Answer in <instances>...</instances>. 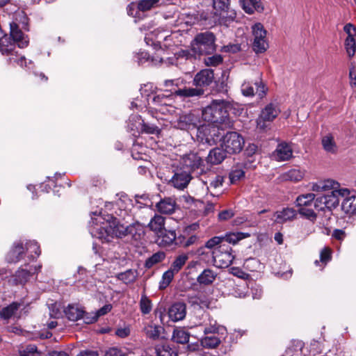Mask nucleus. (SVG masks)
I'll use <instances>...</instances> for the list:
<instances>
[{"instance_id": "obj_28", "label": "nucleus", "mask_w": 356, "mask_h": 356, "mask_svg": "<svg viewBox=\"0 0 356 356\" xmlns=\"http://www.w3.org/2000/svg\"><path fill=\"white\" fill-rule=\"evenodd\" d=\"M19 307L20 303L17 302H13L3 308L0 307V317L4 320H8L12 317H15Z\"/></svg>"}, {"instance_id": "obj_63", "label": "nucleus", "mask_w": 356, "mask_h": 356, "mask_svg": "<svg viewBox=\"0 0 356 356\" xmlns=\"http://www.w3.org/2000/svg\"><path fill=\"white\" fill-rule=\"evenodd\" d=\"M135 200L136 204H138V208H142L146 206H148V203L149 202V200L146 195H136L135 196Z\"/></svg>"}, {"instance_id": "obj_11", "label": "nucleus", "mask_w": 356, "mask_h": 356, "mask_svg": "<svg viewBox=\"0 0 356 356\" xmlns=\"http://www.w3.org/2000/svg\"><path fill=\"white\" fill-rule=\"evenodd\" d=\"M198 117L192 112L184 113L177 120L176 127L181 130L196 129L198 126Z\"/></svg>"}, {"instance_id": "obj_52", "label": "nucleus", "mask_w": 356, "mask_h": 356, "mask_svg": "<svg viewBox=\"0 0 356 356\" xmlns=\"http://www.w3.org/2000/svg\"><path fill=\"white\" fill-rule=\"evenodd\" d=\"M321 184H322V186H323V191H334L335 190H339L341 189L340 188V185L339 184L333 180V179H325V180H321Z\"/></svg>"}, {"instance_id": "obj_26", "label": "nucleus", "mask_w": 356, "mask_h": 356, "mask_svg": "<svg viewBox=\"0 0 356 356\" xmlns=\"http://www.w3.org/2000/svg\"><path fill=\"white\" fill-rule=\"evenodd\" d=\"M147 226L151 231L156 234H159L160 232H163L165 229V218L159 214H155L154 216L151 218Z\"/></svg>"}, {"instance_id": "obj_64", "label": "nucleus", "mask_w": 356, "mask_h": 356, "mask_svg": "<svg viewBox=\"0 0 356 356\" xmlns=\"http://www.w3.org/2000/svg\"><path fill=\"white\" fill-rule=\"evenodd\" d=\"M256 85V94L259 97V98H263L267 91V88L264 84L263 82L260 81L259 83L255 82L254 83Z\"/></svg>"}, {"instance_id": "obj_45", "label": "nucleus", "mask_w": 356, "mask_h": 356, "mask_svg": "<svg viewBox=\"0 0 356 356\" xmlns=\"http://www.w3.org/2000/svg\"><path fill=\"white\" fill-rule=\"evenodd\" d=\"M40 268L41 266L40 265L24 264V282L27 281L30 277H33L40 270Z\"/></svg>"}, {"instance_id": "obj_2", "label": "nucleus", "mask_w": 356, "mask_h": 356, "mask_svg": "<svg viewBox=\"0 0 356 356\" xmlns=\"http://www.w3.org/2000/svg\"><path fill=\"white\" fill-rule=\"evenodd\" d=\"M232 107L229 101L213 99L211 104L203 108V120L211 124H222L229 118L228 111Z\"/></svg>"}, {"instance_id": "obj_43", "label": "nucleus", "mask_w": 356, "mask_h": 356, "mask_svg": "<svg viewBox=\"0 0 356 356\" xmlns=\"http://www.w3.org/2000/svg\"><path fill=\"white\" fill-rule=\"evenodd\" d=\"M304 176V173L299 169H291L286 172H285L283 175V179L292 181H300Z\"/></svg>"}, {"instance_id": "obj_19", "label": "nucleus", "mask_w": 356, "mask_h": 356, "mask_svg": "<svg viewBox=\"0 0 356 356\" xmlns=\"http://www.w3.org/2000/svg\"><path fill=\"white\" fill-rule=\"evenodd\" d=\"M177 207L176 201L172 197L161 199L156 204L158 211L163 214H171L175 212Z\"/></svg>"}, {"instance_id": "obj_61", "label": "nucleus", "mask_w": 356, "mask_h": 356, "mask_svg": "<svg viewBox=\"0 0 356 356\" xmlns=\"http://www.w3.org/2000/svg\"><path fill=\"white\" fill-rule=\"evenodd\" d=\"M234 216V212L232 209H225L220 211L218 215L219 221H227L231 219Z\"/></svg>"}, {"instance_id": "obj_35", "label": "nucleus", "mask_w": 356, "mask_h": 356, "mask_svg": "<svg viewBox=\"0 0 356 356\" xmlns=\"http://www.w3.org/2000/svg\"><path fill=\"white\" fill-rule=\"evenodd\" d=\"M221 341L215 334H208L200 339L201 345L205 348L213 349L219 346Z\"/></svg>"}, {"instance_id": "obj_38", "label": "nucleus", "mask_w": 356, "mask_h": 356, "mask_svg": "<svg viewBox=\"0 0 356 356\" xmlns=\"http://www.w3.org/2000/svg\"><path fill=\"white\" fill-rule=\"evenodd\" d=\"M188 259L186 254H181L177 256L172 263L170 269L175 273H178Z\"/></svg>"}, {"instance_id": "obj_1", "label": "nucleus", "mask_w": 356, "mask_h": 356, "mask_svg": "<svg viewBox=\"0 0 356 356\" xmlns=\"http://www.w3.org/2000/svg\"><path fill=\"white\" fill-rule=\"evenodd\" d=\"M145 225L138 222L124 227L123 225H118L115 218L112 222H107L104 226L99 227L98 238L109 242L113 237L122 238L130 235L134 240L140 241L145 236Z\"/></svg>"}, {"instance_id": "obj_27", "label": "nucleus", "mask_w": 356, "mask_h": 356, "mask_svg": "<svg viewBox=\"0 0 356 356\" xmlns=\"http://www.w3.org/2000/svg\"><path fill=\"white\" fill-rule=\"evenodd\" d=\"M296 216V211L292 208H285L275 213V221L277 223H283L293 219Z\"/></svg>"}, {"instance_id": "obj_3", "label": "nucleus", "mask_w": 356, "mask_h": 356, "mask_svg": "<svg viewBox=\"0 0 356 356\" xmlns=\"http://www.w3.org/2000/svg\"><path fill=\"white\" fill-rule=\"evenodd\" d=\"M216 37L210 31L197 33L191 43L192 51L198 55L210 54L216 51Z\"/></svg>"}, {"instance_id": "obj_59", "label": "nucleus", "mask_w": 356, "mask_h": 356, "mask_svg": "<svg viewBox=\"0 0 356 356\" xmlns=\"http://www.w3.org/2000/svg\"><path fill=\"white\" fill-rule=\"evenodd\" d=\"M241 92L244 96L252 97L254 95V88L250 82L245 81L241 85Z\"/></svg>"}, {"instance_id": "obj_60", "label": "nucleus", "mask_w": 356, "mask_h": 356, "mask_svg": "<svg viewBox=\"0 0 356 356\" xmlns=\"http://www.w3.org/2000/svg\"><path fill=\"white\" fill-rule=\"evenodd\" d=\"M49 309V316L53 318H58L60 314V308L56 302L51 303L48 305Z\"/></svg>"}, {"instance_id": "obj_4", "label": "nucleus", "mask_w": 356, "mask_h": 356, "mask_svg": "<svg viewBox=\"0 0 356 356\" xmlns=\"http://www.w3.org/2000/svg\"><path fill=\"white\" fill-rule=\"evenodd\" d=\"M245 140L237 132H227L222 138V147L230 154L239 153L243 148Z\"/></svg>"}, {"instance_id": "obj_48", "label": "nucleus", "mask_w": 356, "mask_h": 356, "mask_svg": "<svg viewBox=\"0 0 356 356\" xmlns=\"http://www.w3.org/2000/svg\"><path fill=\"white\" fill-rule=\"evenodd\" d=\"M156 356H177V353L168 345L155 348Z\"/></svg>"}, {"instance_id": "obj_20", "label": "nucleus", "mask_w": 356, "mask_h": 356, "mask_svg": "<svg viewBox=\"0 0 356 356\" xmlns=\"http://www.w3.org/2000/svg\"><path fill=\"white\" fill-rule=\"evenodd\" d=\"M158 236L159 244L161 246L168 247L173 243L179 244L175 231L164 229L163 232H160Z\"/></svg>"}, {"instance_id": "obj_51", "label": "nucleus", "mask_w": 356, "mask_h": 356, "mask_svg": "<svg viewBox=\"0 0 356 356\" xmlns=\"http://www.w3.org/2000/svg\"><path fill=\"white\" fill-rule=\"evenodd\" d=\"M159 0H140L138 3V8L141 11L149 10L158 6Z\"/></svg>"}, {"instance_id": "obj_7", "label": "nucleus", "mask_w": 356, "mask_h": 356, "mask_svg": "<svg viewBox=\"0 0 356 356\" xmlns=\"http://www.w3.org/2000/svg\"><path fill=\"white\" fill-rule=\"evenodd\" d=\"M280 110L277 104L270 103L267 104L261 111L257 119V127L260 129H265L269 123L273 122L280 114Z\"/></svg>"}, {"instance_id": "obj_21", "label": "nucleus", "mask_w": 356, "mask_h": 356, "mask_svg": "<svg viewBox=\"0 0 356 356\" xmlns=\"http://www.w3.org/2000/svg\"><path fill=\"white\" fill-rule=\"evenodd\" d=\"M40 254V246L35 241H29L26 243L25 250H24V259L27 257L30 261H34Z\"/></svg>"}, {"instance_id": "obj_54", "label": "nucleus", "mask_w": 356, "mask_h": 356, "mask_svg": "<svg viewBox=\"0 0 356 356\" xmlns=\"http://www.w3.org/2000/svg\"><path fill=\"white\" fill-rule=\"evenodd\" d=\"M345 47L349 57H353L356 51V43L354 38L347 37L345 40Z\"/></svg>"}, {"instance_id": "obj_58", "label": "nucleus", "mask_w": 356, "mask_h": 356, "mask_svg": "<svg viewBox=\"0 0 356 356\" xmlns=\"http://www.w3.org/2000/svg\"><path fill=\"white\" fill-rule=\"evenodd\" d=\"M141 129L143 132L148 134H159L160 133V129L157 126L145 122L144 121L142 122Z\"/></svg>"}, {"instance_id": "obj_37", "label": "nucleus", "mask_w": 356, "mask_h": 356, "mask_svg": "<svg viewBox=\"0 0 356 356\" xmlns=\"http://www.w3.org/2000/svg\"><path fill=\"white\" fill-rule=\"evenodd\" d=\"M165 258V253L163 251H159L146 259L145 266L147 268H151L154 265L163 261Z\"/></svg>"}, {"instance_id": "obj_24", "label": "nucleus", "mask_w": 356, "mask_h": 356, "mask_svg": "<svg viewBox=\"0 0 356 356\" xmlns=\"http://www.w3.org/2000/svg\"><path fill=\"white\" fill-rule=\"evenodd\" d=\"M225 149L220 148H213L209 152L207 157V161L212 165H218L222 162L226 157Z\"/></svg>"}, {"instance_id": "obj_34", "label": "nucleus", "mask_w": 356, "mask_h": 356, "mask_svg": "<svg viewBox=\"0 0 356 356\" xmlns=\"http://www.w3.org/2000/svg\"><path fill=\"white\" fill-rule=\"evenodd\" d=\"M321 143L325 151L329 153H336L337 151V146L334 141V136L329 134L322 138Z\"/></svg>"}, {"instance_id": "obj_44", "label": "nucleus", "mask_w": 356, "mask_h": 356, "mask_svg": "<svg viewBox=\"0 0 356 356\" xmlns=\"http://www.w3.org/2000/svg\"><path fill=\"white\" fill-rule=\"evenodd\" d=\"M172 101L171 95L159 94L154 96L152 98V104L156 107L170 105Z\"/></svg>"}, {"instance_id": "obj_8", "label": "nucleus", "mask_w": 356, "mask_h": 356, "mask_svg": "<svg viewBox=\"0 0 356 356\" xmlns=\"http://www.w3.org/2000/svg\"><path fill=\"white\" fill-rule=\"evenodd\" d=\"M197 129V139L202 145L212 146L216 144L215 138L216 129L211 125H203Z\"/></svg>"}, {"instance_id": "obj_32", "label": "nucleus", "mask_w": 356, "mask_h": 356, "mask_svg": "<svg viewBox=\"0 0 356 356\" xmlns=\"http://www.w3.org/2000/svg\"><path fill=\"white\" fill-rule=\"evenodd\" d=\"M250 236V234L248 232H229L222 236L223 243L227 242L229 244L235 245L239 241L248 238Z\"/></svg>"}, {"instance_id": "obj_30", "label": "nucleus", "mask_w": 356, "mask_h": 356, "mask_svg": "<svg viewBox=\"0 0 356 356\" xmlns=\"http://www.w3.org/2000/svg\"><path fill=\"white\" fill-rule=\"evenodd\" d=\"M217 274L209 268L204 269L197 277L200 284L209 285L216 280Z\"/></svg>"}, {"instance_id": "obj_18", "label": "nucleus", "mask_w": 356, "mask_h": 356, "mask_svg": "<svg viewBox=\"0 0 356 356\" xmlns=\"http://www.w3.org/2000/svg\"><path fill=\"white\" fill-rule=\"evenodd\" d=\"M186 314V306L184 302H175L168 309V316L174 322L183 320Z\"/></svg>"}, {"instance_id": "obj_17", "label": "nucleus", "mask_w": 356, "mask_h": 356, "mask_svg": "<svg viewBox=\"0 0 356 356\" xmlns=\"http://www.w3.org/2000/svg\"><path fill=\"white\" fill-rule=\"evenodd\" d=\"M293 156V151L290 145L286 143H282L277 145L272 156L273 159L277 161H284L290 159Z\"/></svg>"}, {"instance_id": "obj_13", "label": "nucleus", "mask_w": 356, "mask_h": 356, "mask_svg": "<svg viewBox=\"0 0 356 356\" xmlns=\"http://www.w3.org/2000/svg\"><path fill=\"white\" fill-rule=\"evenodd\" d=\"M192 179L190 172L186 170H181L176 172L171 178L170 184L179 190H184L187 187Z\"/></svg>"}, {"instance_id": "obj_39", "label": "nucleus", "mask_w": 356, "mask_h": 356, "mask_svg": "<svg viewBox=\"0 0 356 356\" xmlns=\"http://www.w3.org/2000/svg\"><path fill=\"white\" fill-rule=\"evenodd\" d=\"M137 277V273L136 270L129 269L125 272L120 273L117 275L119 280L122 281L126 284L134 283Z\"/></svg>"}, {"instance_id": "obj_53", "label": "nucleus", "mask_w": 356, "mask_h": 356, "mask_svg": "<svg viewBox=\"0 0 356 356\" xmlns=\"http://www.w3.org/2000/svg\"><path fill=\"white\" fill-rule=\"evenodd\" d=\"M222 57L220 54H215L204 58V63L207 66L216 67L222 63Z\"/></svg>"}, {"instance_id": "obj_42", "label": "nucleus", "mask_w": 356, "mask_h": 356, "mask_svg": "<svg viewBox=\"0 0 356 356\" xmlns=\"http://www.w3.org/2000/svg\"><path fill=\"white\" fill-rule=\"evenodd\" d=\"M230 6V0H212V6L216 14L227 12Z\"/></svg>"}, {"instance_id": "obj_25", "label": "nucleus", "mask_w": 356, "mask_h": 356, "mask_svg": "<svg viewBox=\"0 0 356 356\" xmlns=\"http://www.w3.org/2000/svg\"><path fill=\"white\" fill-rule=\"evenodd\" d=\"M220 245H225L223 244V238L222 236H216L209 239L206 243L204 247H200L197 250V254L198 255H203L205 254V248H208L210 250H215L218 248Z\"/></svg>"}, {"instance_id": "obj_31", "label": "nucleus", "mask_w": 356, "mask_h": 356, "mask_svg": "<svg viewBox=\"0 0 356 356\" xmlns=\"http://www.w3.org/2000/svg\"><path fill=\"white\" fill-rule=\"evenodd\" d=\"M22 254V243H15L12 249L6 256V260L9 263H16L20 261Z\"/></svg>"}, {"instance_id": "obj_23", "label": "nucleus", "mask_w": 356, "mask_h": 356, "mask_svg": "<svg viewBox=\"0 0 356 356\" xmlns=\"http://www.w3.org/2000/svg\"><path fill=\"white\" fill-rule=\"evenodd\" d=\"M243 10L248 14H252L255 10H264L261 0H240Z\"/></svg>"}, {"instance_id": "obj_6", "label": "nucleus", "mask_w": 356, "mask_h": 356, "mask_svg": "<svg viewBox=\"0 0 356 356\" xmlns=\"http://www.w3.org/2000/svg\"><path fill=\"white\" fill-rule=\"evenodd\" d=\"M234 259L232 249L229 246L220 245L212 251L213 263L218 268H224L229 266Z\"/></svg>"}, {"instance_id": "obj_40", "label": "nucleus", "mask_w": 356, "mask_h": 356, "mask_svg": "<svg viewBox=\"0 0 356 356\" xmlns=\"http://www.w3.org/2000/svg\"><path fill=\"white\" fill-rule=\"evenodd\" d=\"M224 182V177L220 175H216L214 174L211 175V177H209L208 181H203L204 185L207 186V189L211 188H218L222 186Z\"/></svg>"}, {"instance_id": "obj_41", "label": "nucleus", "mask_w": 356, "mask_h": 356, "mask_svg": "<svg viewBox=\"0 0 356 356\" xmlns=\"http://www.w3.org/2000/svg\"><path fill=\"white\" fill-rule=\"evenodd\" d=\"M315 199V195L314 193H307L299 195L296 198L297 206L299 208L308 207L310 206Z\"/></svg>"}, {"instance_id": "obj_14", "label": "nucleus", "mask_w": 356, "mask_h": 356, "mask_svg": "<svg viewBox=\"0 0 356 356\" xmlns=\"http://www.w3.org/2000/svg\"><path fill=\"white\" fill-rule=\"evenodd\" d=\"M187 300L191 306H197L201 309L209 308L211 305V299L203 292H198L195 294H188Z\"/></svg>"}, {"instance_id": "obj_10", "label": "nucleus", "mask_w": 356, "mask_h": 356, "mask_svg": "<svg viewBox=\"0 0 356 356\" xmlns=\"http://www.w3.org/2000/svg\"><path fill=\"white\" fill-rule=\"evenodd\" d=\"M195 326L200 327L205 335L215 334L218 332L219 325L209 313L204 312L200 321L195 324Z\"/></svg>"}, {"instance_id": "obj_36", "label": "nucleus", "mask_w": 356, "mask_h": 356, "mask_svg": "<svg viewBox=\"0 0 356 356\" xmlns=\"http://www.w3.org/2000/svg\"><path fill=\"white\" fill-rule=\"evenodd\" d=\"M145 332L146 336L153 340H156L159 338L163 327L160 325L149 324L145 327Z\"/></svg>"}, {"instance_id": "obj_33", "label": "nucleus", "mask_w": 356, "mask_h": 356, "mask_svg": "<svg viewBox=\"0 0 356 356\" xmlns=\"http://www.w3.org/2000/svg\"><path fill=\"white\" fill-rule=\"evenodd\" d=\"M190 334L184 328L176 327L174 329L172 340L180 344L187 343L189 341Z\"/></svg>"}, {"instance_id": "obj_46", "label": "nucleus", "mask_w": 356, "mask_h": 356, "mask_svg": "<svg viewBox=\"0 0 356 356\" xmlns=\"http://www.w3.org/2000/svg\"><path fill=\"white\" fill-rule=\"evenodd\" d=\"M268 47L266 38L254 39L252 48L257 54L264 53Z\"/></svg>"}, {"instance_id": "obj_56", "label": "nucleus", "mask_w": 356, "mask_h": 356, "mask_svg": "<svg viewBox=\"0 0 356 356\" xmlns=\"http://www.w3.org/2000/svg\"><path fill=\"white\" fill-rule=\"evenodd\" d=\"M298 212L301 216L305 217L307 219L313 222H314L316 220L317 216L312 209H309L308 207H305L302 208H299Z\"/></svg>"}, {"instance_id": "obj_22", "label": "nucleus", "mask_w": 356, "mask_h": 356, "mask_svg": "<svg viewBox=\"0 0 356 356\" xmlns=\"http://www.w3.org/2000/svg\"><path fill=\"white\" fill-rule=\"evenodd\" d=\"M66 317L72 321H76L83 316L84 310L78 305H68L64 310Z\"/></svg>"}, {"instance_id": "obj_15", "label": "nucleus", "mask_w": 356, "mask_h": 356, "mask_svg": "<svg viewBox=\"0 0 356 356\" xmlns=\"http://www.w3.org/2000/svg\"><path fill=\"white\" fill-rule=\"evenodd\" d=\"M8 42L5 44H21V53H22V31L18 24L13 22L10 24V35H7ZM22 56V54H21Z\"/></svg>"}, {"instance_id": "obj_57", "label": "nucleus", "mask_w": 356, "mask_h": 356, "mask_svg": "<svg viewBox=\"0 0 356 356\" xmlns=\"http://www.w3.org/2000/svg\"><path fill=\"white\" fill-rule=\"evenodd\" d=\"M177 240L179 241L178 245H182L184 248H188L197 243L199 240V237L197 235H192L188 238L179 237Z\"/></svg>"}, {"instance_id": "obj_49", "label": "nucleus", "mask_w": 356, "mask_h": 356, "mask_svg": "<svg viewBox=\"0 0 356 356\" xmlns=\"http://www.w3.org/2000/svg\"><path fill=\"white\" fill-rule=\"evenodd\" d=\"M254 39L266 38V31L261 23H256L252 26Z\"/></svg>"}, {"instance_id": "obj_29", "label": "nucleus", "mask_w": 356, "mask_h": 356, "mask_svg": "<svg viewBox=\"0 0 356 356\" xmlns=\"http://www.w3.org/2000/svg\"><path fill=\"white\" fill-rule=\"evenodd\" d=\"M344 197L341 203L342 210L348 214L356 213V195L349 194Z\"/></svg>"}, {"instance_id": "obj_5", "label": "nucleus", "mask_w": 356, "mask_h": 356, "mask_svg": "<svg viewBox=\"0 0 356 356\" xmlns=\"http://www.w3.org/2000/svg\"><path fill=\"white\" fill-rule=\"evenodd\" d=\"M179 82V79H168L164 81L163 86L167 91L171 92V95L175 94L182 97H200L204 94V90L201 88L185 87L182 89H177Z\"/></svg>"}, {"instance_id": "obj_9", "label": "nucleus", "mask_w": 356, "mask_h": 356, "mask_svg": "<svg viewBox=\"0 0 356 356\" xmlns=\"http://www.w3.org/2000/svg\"><path fill=\"white\" fill-rule=\"evenodd\" d=\"M181 165L183 170H186L191 172H195L196 170L203 171L202 168L203 165L202 159L195 153H190L184 155L181 160Z\"/></svg>"}, {"instance_id": "obj_47", "label": "nucleus", "mask_w": 356, "mask_h": 356, "mask_svg": "<svg viewBox=\"0 0 356 356\" xmlns=\"http://www.w3.org/2000/svg\"><path fill=\"white\" fill-rule=\"evenodd\" d=\"M140 309L142 314H148L152 311V304L149 298L145 295L143 294L140 300Z\"/></svg>"}, {"instance_id": "obj_62", "label": "nucleus", "mask_w": 356, "mask_h": 356, "mask_svg": "<svg viewBox=\"0 0 356 356\" xmlns=\"http://www.w3.org/2000/svg\"><path fill=\"white\" fill-rule=\"evenodd\" d=\"M24 356H41L35 345H28L24 350Z\"/></svg>"}, {"instance_id": "obj_12", "label": "nucleus", "mask_w": 356, "mask_h": 356, "mask_svg": "<svg viewBox=\"0 0 356 356\" xmlns=\"http://www.w3.org/2000/svg\"><path fill=\"white\" fill-rule=\"evenodd\" d=\"M350 194V191L347 188H341L331 191L330 193L324 195L325 199L326 209L331 212L332 210L336 208L339 204V197H345Z\"/></svg>"}, {"instance_id": "obj_16", "label": "nucleus", "mask_w": 356, "mask_h": 356, "mask_svg": "<svg viewBox=\"0 0 356 356\" xmlns=\"http://www.w3.org/2000/svg\"><path fill=\"white\" fill-rule=\"evenodd\" d=\"M213 79V71L210 69H204L196 74L193 79V83L196 86L205 87L209 86Z\"/></svg>"}, {"instance_id": "obj_50", "label": "nucleus", "mask_w": 356, "mask_h": 356, "mask_svg": "<svg viewBox=\"0 0 356 356\" xmlns=\"http://www.w3.org/2000/svg\"><path fill=\"white\" fill-rule=\"evenodd\" d=\"M171 269L166 270L162 276V279L159 283L160 289H165L173 280L175 275H176Z\"/></svg>"}, {"instance_id": "obj_55", "label": "nucleus", "mask_w": 356, "mask_h": 356, "mask_svg": "<svg viewBox=\"0 0 356 356\" xmlns=\"http://www.w3.org/2000/svg\"><path fill=\"white\" fill-rule=\"evenodd\" d=\"M245 176V172L236 167L235 169H233L231 172L229 173V179H230V182L232 184H235L238 181L241 180L242 178H243Z\"/></svg>"}]
</instances>
